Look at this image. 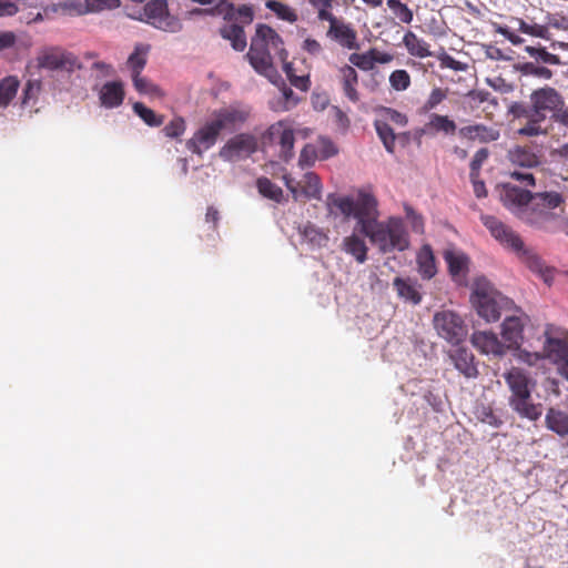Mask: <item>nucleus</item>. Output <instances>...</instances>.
Instances as JSON below:
<instances>
[{
    "instance_id": "1",
    "label": "nucleus",
    "mask_w": 568,
    "mask_h": 568,
    "mask_svg": "<svg viewBox=\"0 0 568 568\" xmlns=\"http://www.w3.org/2000/svg\"><path fill=\"white\" fill-rule=\"evenodd\" d=\"M564 95L552 87L545 85L534 90L529 95V104L515 102L509 113L518 122L517 133L523 136H538L548 133L547 114L550 119L565 106Z\"/></svg>"
},
{
    "instance_id": "2",
    "label": "nucleus",
    "mask_w": 568,
    "mask_h": 568,
    "mask_svg": "<svg viewBox=\"0 0 568 568\" xmlns=\"http://www.w3.org/2000/svg\"><path fill=\"white\" fill-rule=\"evenodd\" d=\"M252 68L270 80L276 78L277 71L274 67V58L285 62L288 52L284 48L281 36L270 26L260 23L251 39L248 52L245 55Z\"/></svg>"
},
{
    "instance_id": "3",
    "label": "nucleus",
    "mask_w": 568,
    "mask_h": 568,
    "mask_svg": "<svg viewBox=\"0 0 568 568\" xmlns=\"http://www.w3.org/2000/svg\"><path fill=\"white\" fill-rule=\"evenodd\" d=\"M505 382L510 390L508 399L509 406L521 418L537 420L540 418L542 410L541 404L531 402V389L535 383L528 377L527 373L518 367H511L504 374Z\"/></svg>"
},
{
    "instance_id": "4",
    "label": "nucleus",
    "mask_w": 568,
    "mask_h": 568,
    "mask_svg": "<svg viewBox=\"0 0 568 568\" xmlns=\"http://www.w3.org/2000/svg\"><path fill=\"white\" fill-rule=\"evenodd\" d=\"M562 204L564 197L558 192L535 193L530 204L521 210L520 220L530 226L550 233L564 211Z\"/></svg>"
},
{
    "instance_id": "5",
    "label": "nucleus",
    "mask_w": 568,
    "mask_h": 568,
    "mask_svg": "<svg viewBox=\"0 0 568 568\" xmlns=\"http://www.w3.org/2000/svg\"><path fill=\"white\" fill-rule=\"evenodd\" d=\"M327 204L335 206L346 217H355L357 227L362 234H365L371 227L378 222V202L376 197L368 192L359 191L356 201L351 196H336L329 194Z\"/></svg>"
},
{
    "instance_id": "6",
    "label": "nucleus",
    "mask_w": 568,
    "mask_h": 568,
    "mask_svg": "<svg viewBox=\"0 0 568 568\" xmlns=\"http://www.w3.org/2000/svg\"><path fill=\"white\" fill-rule=\"evenodd\" d=\"M470 301L477 314L486 322H496L501 313L513 307V301L497 292L484 276L474 281Z\"/></svg>"
},
{
    "instance_id": "7",
    "label": "nucleus",
    "mask_w": 568,
    "mask_h": 568,
    "mask_svg": "<svg viewBox=\"0 0 568 568\" xmlns=\"http://www.w3.org/2000/svg\"><path fill=\"white\" fill-rule=\"evenodd\" d=\"M382 253L403 252L409 247V235L400 217L376 222L365 234Z\"/></svg>"
},
{
    "instance_id": "8",
    "label": "nucleus",
    "mask_w": 568,
    "mask_h": 568,
    "mask_svg": "<svg viewBox=\"0 0 568 568\" xmlns=\"http://www.w3.org/2000/svg\"><path fill=\"white\" fill-rule=\"evenodd\" d=\"M338 0H326L322 4L314 8L316 17L320 21L328 22V29L326 37L339 44L342 48L348 50H357L359 44L357 42V32L353 27L345 22L342 18H337L333 13L334 4H337Z\"/></svg>"
},
{
    "instance_id": "9",
    "label": "nucleus",
    "mask_w": 568,
    "mask_h": 568,
    "mask_svg": "<svg viewBox=\"0 0 568 568\" xmlns=\"http://www.w3.org/2000/svg\"><path fill=\"white\" fill-rule=\"evenodd\" d=\"M37 67L51 72H67L72 73L81 69V61L79 58L61 48V47H47L39 51L36 57Z\"/></svg>"
},
{
    "instance_id": "10",
    "label": "nucleus",
    "mask_w": 568,
    "mask_h": 568,
    "mask_svg": "<svg viewBox=\"0 0 568 568\" xmlns=\"http://www.w3.org/2000/svg\"><path fill=\"white\" fill-rule=\"evenodd\" d=\"M136 19L165 32L176 33L182 30L180 19L169 12L166 0L148 1Z\"/></svg>"
},
{
    "instance_id": "11",
    "label": "nucleus",
    "mask_w": 568,
    "mask_h": 568,
    "mask_svg": "<svg viewBox=\"0 0 568 568\" xmlns=\"http://www.w3.org/2000/svg\"><path fill=\"white\" fill-rule=\"evenodd\" d=\"M433 322L438 335L453 345L459 344L467 336V327L464 321L452 311L437 312Z\"/></svg>"
},
{
    "instance_id": "12",
    "label": "nucleus",
    "mask_w": 568,
    "mask_h": 568,
    "mask_svg": "<svg viewBox=\"0 0 568 568\" xmlns=\"http://www.w3.org/2000/svg\"><path fill=\"white\" fill-rule=\"evenodd\" d=\"M480 221L489 231L490 235L505 248L520 251L523 248L521 237L507 224L494 215L480 214Z\"/></svg>"
},
{
    "instance_id": "13",
    "label": "nucleus",
    "mask_w": 568,
    "mask_h": 568,
    "mask_svg": "<svg viewBox=\"0 0 568 568\" xmlns=\"http://www.w3.org/2000/svg\"><path fill=\"white\" fill-rule=\"evenodd\" d=\"M283 180L295 201L321 199L322 183L316 173L307 172L298 181L291 175H284Z\"/></svg>"
},
{
    "instance_id": "14",
    "label": "nucleus",
    "mask_w": 568,
    "mask_h": 568,
    "mask_svg": "<svg viewBox=\"0 0 568 568\" xmlns=\"http://www.w3.org/2000/svg\"><path fill=\"white\" fill-rule=\"evenodd\" d=\"M257 150V139L250 133H240L231 138L220 150L224 161L234 162L248 158Z\"/></svg>"
},
{
    "instance_id": "15",
    "label": "nucleus",
    "mask_w": 568,
    "mask_h": 568,
    "mask_svg": "<svg viewBox=\"0 0 568 568\" xmlns=\"http://www.w3.org/2000/svg\"><path fill=\"white\" fill-rule=\"evenodd\" d=\"M265 139L280 146L278 156L284 162L294 156V130L285 121L272 124L266 131Z\"/></svg>"
},
{
    "instance_id": "16",
    "label": "nucleus",
    "mask_w": 568,
    "mask_h": 568,
    "mask_svg": "<svg viewBox=\"0 0 568 568\" xmlns=\"http://www.w3.org/2000/svg\"><path fill=\"white\" fill-rule=\"evenodd\" d=\"M545 356L555 364L568 357V331L548 325L545 331Z\"/></svg>"
},
{
    "instance_id": "17",
    "label": "nucleus",
    "mask_w": 568,
    "mask_h": 568,
    "mask_svg": "<svg viewBox=\"0 0 568 568\" xmlns=\"http://www.w3.org/2000/svg\"><path fill=\"white\" fill-rule=\"evenodd\" d=\"M220 133V124L214 120L207 121L186 141L185 146L192 153L202 156L205 151L216 143Z\"/></svg>"
},
{
    "instance_id": "18",
    "label": "nucleus",
    "mask_w": 568,
    "mask_h": 568,
    "mask_svg": "<svg viewBox=\"0 0 568 568\" xmlns=\"http://www.w3.org/2000/svg\"><path fill=\"white\" fill-rule=\"evenodd\" d=\"M120 7V0H75L63 3V9L75 16H82L89 12H100L112 10Z\"/></svg>"
},
{
    "instance_id": "19",
    "label": "nucleus",
    "mask_w": 568,
    "mask_h": 568,
    "mask_svg": "<svg viewBox=\"0 0 568 568\" xmlns=\"http://www.w3.org/2000/svg\"><path fill=\"white\" fill-rule=\"evenodd\" d=\"M251 111L246 106L230 105L215 112L213 119L222 130H234L236 126L245 123L250 118Z\"/></svg>"
},
{
    "instance_id": "20",
    "label": "nucleus",
    "mask_w": 568,
    "mask_h": 568,
    "mask_svg": "<svg viewBox=\"0 0 568 568\" xmlns=\"http://www.w3.org/2000/svg\"><path fill=\"white\" fill-rule=\"evenodd\" d=\"M534 194L527 190H523L514 185H505L501 193V201L504 205L513 211L520 220L521 210L528 206L532 200Z\"/></svg>"
},
{
    "instance_id": "21",
    "label": "nucleus",
    "mask_w": 568,
    "mask_h": 568,
    "mask_svg": "<svg viewBox=\"0 0 568 568\" xmlns=\"http://www.w3.org/2000/svg\"><path fill=\"white\" fill-rule=\"evenodd\" d=\"M444 260L447 263L448 272L453 280L462 283L468 273V256L459 251L447 250L444 252Z\"/></svg>"
},
{
    "instance_id": "22",
    "label": "nucleus",
    "mask_w": 568,
    "mask_h": 568,
    "mask_svg": "<svg viewBox=\"0 0 568 568\" xmlns=\"http://www.w3.org/2000/svg\"><path fill=\"white\" fill-rule=\"evenodd\" d=\"M508 159L513 164L528 169L540 163L539 150L531 145H516L509 150Z\"/></svg>"
},
{
    "instance_id": "23",
    "label": "nucleus",
    "mask_w": 568,
    "mask_h": 568,
    "mask_svg": "<svg viewBox=\"0 0 568 568\" xmlns=\"http://www.w3.org/2000/svg\"><path fill=\"white\" fill-rule=\"evenodd\" d=\"M471 344L483 354L503 355L505 347L494 333L475 332L471 335Z\"/></svg>"
},
{
    "instance_id": "24",
    "label": "nucleus",
    "mask_w": 568,
    "mask_h": 568,
    "mask_svg": "<svg viewBox=\"0 0 568 568\" xmlns=\"http://www.w3.org/2000/svg\"><path fill=\"white\" fill-rule=\"evenodd\" d=\"M458 134L462 139L478 140L481 143L496 141L500 135L498 130L480 123L463 126L458 130Z\"/></svg>"
},
{
    "instance_id": "25",
    "label": "nucleus",
    "mask_w": 568,
    "mask_h": 568,
    "mask_svg": "<svg viewBox=\"0 0 568 568\" xmlns=\"http://www.w3.org/2000/svg\"><path fill=\"white\" fill-rule=\"evenodd\" d=\"M338 78L345 97L353 103L359 101L357 91L358 74L354 67L344 64L338 69Z\"/></svg>"
},
{
    "instance_id": "26",
    "label": "nucleus",
    "mask_w": 568,
    "mask_h": 568,
    "mask_svg": "<svg viewBox=\"0 0 568 568\" xmlns=\"http://www.w3.org/2000/svg\"><path fill=\"white\" fill-rule=\"evenodd\" d=\"M524 322L520 316L506 315L503 322L501 336L509 347L519 346L523 342Z\"/></svg>"
},
{
    "instance_id": "27",
    "label": "nucleus",
    "mask_w": 568,
    "mask_h": 568,
    "mask_svg": "<svg viewBox=\"0 0 568 568\" xmlns=\"http://www.w3.org/2000/svg\"><path fill=\"white\" fill-rule=\"evenodd\" d=\"M219 33L224 40L230 41L235 51L242 52L247 45L244 27L240 23L224 24L219 29Z\"/></svg>"
},
{
    "instance_id": "28",
    "label": "nucleus",
    "mask_w": 568,
    "mask_h": 568,
    "mask_svg": "<svg viewBox=\"0 0 568 568\" xmlns=\"http://www.w3.org/2000/svg\"><path fill=\"white\" fill-rule=\"evenodd\" d=\"M101 104L108 109L118 108L124 100V90L121 82H106L100 90Z\"/></svg>"
},
{
    "instance_id": "29",
    "label": "nucleus",
    "mask_w": 568,
    "mask_h": 568,
    "mask_svg": "<svg viewBox=\"0 0 568 568\" xmlns=\"http://www.w3.org/2000/svg\"><path fill=\"white\" fill-rule=\"evenodd\" d=\"M545 425L560 437L568 436V413L555 407L548 408L545 416Z\"/></svg>"
},
{
    "instance_id": "30",
    "label": "nucleus",
    "mask_w": 568,
    "mask_h": 568,
    "mask_svg": "<svg viewBox=\"0 0 568 568\" xmlns=\"http://www.w3.org/2000/svg\"><path fill=\"white\" fill-rule=\"evenodd\" d=\"M450 357L455 367L466 377H475L477 375V367L474 363V355L467 348L459 347L455 349Z\"/></svg>"
},
{
    "instance_id": "31",
    "label": "nucleus",
    "mask_w": 568,
    "mask_h": 568,
    "mask_svg": "<svg viewBox=\"0 0 568 568\" xmlns=\"http://www.w3.org/2000/svg\"><path fill=\"white\" fill-rule=\"evenodd\" d=\"M393 286L400 298L410 302L414 305L422 302V294L418 292L417 283L415 281L397 276L393 281Z\"/></svg>"
},
{
    "instance_id": "32",
    "label": "nucleus",
    "mask_w": 568,
    "mask_h": 568,
    "mask_svg": "<svg viewBox=\"0 0 568 568\" xmlns=\"http://www.w3.org/2000/svg\"><path fill=\"white\" fill-rule=\"evenodd\" d=\"M403 44L410 55L419 59L434 57L435 54L429 50V44L425 40L418 38L413 31H407L404 34Z\"/></svg>"
},
{
    "instance_id": "33",
    "label": "nucleus",
    "mask_w": 568,
    "mask_h": 568,
    "mask_svg": "<svg viewBox=\"0 0 568 568\" xmlns=\"http://www.w3.org/2000/svg\"><path fill=\"white\" fill-rule=\"evenodd\" d=\"M190 16H222L227 22L234 19V4L229 0L219 1L213 8H194L189 12Z\"/></svg>"
},
{
    "instance_id": "34",
    "label": "nucleus",
    "mask_w": 568,
    "mask_h": 568,
    "mask_svg": "<svg viewBox=\"0 0 568 568\" xmlns=\"http://www.w3.org/2000/svg\"><path fill=\"white\" fill-rule=\"evenodd\" d=\"M418 272L423 278L430 280L437 273L435 256L429 245H424L417 254Z\"/></svg>"
},
{
    "instance_id": "35",
    "label": "nucleus",
    "mask_w": 568,
    "mask_h": 568,
    "mask_svg": "<svg viewBox=\"0 0 568 568\" xmlns=\"http://www.w3.org/2000/svg\"><path fill=\"white\" fill-rule=\"evenodd\" d=\"M298 231L303 241L308 243L312 247H324L329 241L328 235L323 230L310 222L301 226Z\"/></svg>"
},
{
    "instance_id": "36",
    "label": "nucleus",
    "mask_w": 568,
    "mask_h": 568,
    "mask_svg": "<svg viewBox=\"0 0 568 568\" xmlns=\"http://www.w3.org/2000/svg\"><path fill=\"white\" fill-rule=\"evenodd\" d=\"M280 97L271 101V108L275 112H285L295 108L300 101L294 91L284 82L280 88Z\"/></svg>"
},
{
    "instance_id": "37",
    "label": "nucleus",
    "mask_w": 568,
    "mask_h": 568,
    "mask_svg": "<svg viewBox=\"0 0 568 568\" xmlns=\"http://www.w3.org/2000/svg\"><path fill=\"white\" fill-rule=\"evenodd\" d=\"M515 253L532 272L540 273L545 281H547L550 271L545 267L542 260L536 253L526 248L525 244H523L520 251H516Z\"/></svg>"
},
{
    "instance_id": "38",
    "label": "nucleus",
    "mask_w": 568,
    "mask_h": 568,
    "mask_svg": "<svg viewBox=\"0 0 568 568\" xmlns=\"http://www.w3.org/2000/svg\"><path fill=\"white\" fill-rule=\"evenodd\" d=\"M42 91V82L39 79H30L26 82L22 89L21 106L33 108Z\"/></svg>"
},
{
    "instance_id": "39",
    "label": "nucleus",
    "mask_w": 568,
    "mask_h": 568,
    "mask_svg": "<svg viewBox=\"0 0 568 568\" xmlns=\"http://www.w3.org/2000/svg\"><path fill=\"white\" fill-rule=\"evenodd\" d=\"M20 81L16 75H9L0 81V108H6L17 95Z\"/></svg>"
},
{
    "instance_id": "40",
    "label": "nucleus",
    "mask_w": 568,
    "mask_h": 568,
    "mask_svg": "<svg viewBox=\"0 0 568 568\" xmlns=\"http://www.w3.org/2000/svg\"><path fill=\"white\" fill-rule=\"evenodd\" d=\"M344 250L353 255L358 263H364L367 258V246L363 239L357 235H351L344 239Z\"/></svg>"
},
{
    "instance_id": "41",
    "label": "nucleus",
    "mask_w": 568,
    "mask_h": 568,
    "mask_svg": "<svg viewBox=\"0 0 568 568\" xmlns=\"http://www.w3.org/2000/svg\"><path fill=\"white\" fill-rule=\"evenodd\" d=\"M374 128L381 141L383 142L384 148L388 153L395 152V141L396 135L394 133V129L386 123L385 120L376 119L374 121Z\"/></svg>"
},
{
    "instance_id": "42",
    "label": "nucleus",
    "mask_w": 568,
    "mask_h": 568,
    "mask_svg": "<svg viewBox=\"0 0 568 568\" xmlns=\"http://www.w3.org/2000/svg\"><path fill=\"white\" fill-rule=\"evenodd\" d=\"M256 187L258 193L276 203H281L283 200V190L272 182L268 178L262 176L256 181Z\"/></svg>"
},
{
    "instance_id": "43",
    "label": "nucleus",
    "mask_w": 568,
    "mask_h": 568,
    "mask_svg": "<svg viewBox=\"0 0 568 568\" xmlns=\"http://www.w3.org/2000/svg\"><path fill=\"white\" fill-rule=\"evenodd\" d=\"M133 111L149 126L158 128L164 123V115L155 113L142 102H135L133 104Z\"/></svg>"
},
{
    "instance_id": "44",
    "label": "nucleus",
    "mask_w": 568,
    "mask_h": 568,
    "mask_svg": "<svg viewBox=\"0 0 568 568\" xmlns=\"http://www.w3.org/2000/svg\"><path fill=\"white\" fill-rule=\"evenodd\" d=\"M427 126L435 132H443L447 135L454 134L457 130V125L454 120L449 119L448 115L437 113H433L429 116Z\"/></svg>"
},
{
    "instance_id": "45",
    "label": "nucleus",
    "mask_w": 568,
    "mask_h": 568,
    "mask_svg": "<svg viewBox=\"0 0 568 568\" xmlns=\"http://www.w3.org/2000/svg\"><path fill=\"white\" fill-rule=\"evenodd\" d=\"M149 47H144L139 44L134 48V51L130 54L128 59V65L131 70V75L141 74L142 70L146 64V54Z\"/></svg>"
},
{
    "instance_id": "46",
    "label": "nucleus",
    "mask_w": 568,
    "mask_h": 568,
    "mask_svg": "<svg viewBox=\"0 0 568 568\" xmlns=\"http://www.w3.org/2000/svg\"><path fill=\"white\" fill-rule=\"evenodd\" d=\"M525 51L537 62H542L552 65L561 64L559 55L548 52L544 47L527 45L525 48Z\"/></svg>"
},
{
    "instance_id": "47",
    "label": "nucleus",
    "mask_w": 568,
    "mask_h": 568,
    "mask_svg": "<svg viewBox=\"0 0 568 568\" xmlns=\"http://www.w3.org/2000/svg\"><path fill=\"white\" fill-rule=\"evenodd\" d=\"M266 7L271 11H273L277 16V18L281 20L294 23L298 19L297 13L295 12V10L293 8H291L290 6H287L285 3H282L280 1L270 0V1H267Z\"/></svg>"
},
{
    "instance_id": "48",
    "label": "nucleus",
    "mask_w": 568,
    "mask_h": 568,
    "mask_svg": "<svg viewBox=\"0 0 568 568\" xmlns=\"http://www.w3.org/2000/svg\"><path fill=\"white\" fill-rule=\"evenodd\" d=\"M283 70L293 87L304 92L310 89V75H296L293 63L285 60V62H283Z\"/></svg>"
},
{
    "instance_id": "49",
    "label": "nucleus",
    "mask_w": 568,
    "mask_h": 568,
    "mask_svg": "<svg viewBox=\"0 0 568 568\" xmlns=\"http://www.w3.org/2000/svg\"><path fill=\"white\" fill-rule=\"evenodd\" d=\"M389 85L395 91H405L412 84V79L406 70L397 69L389 74Z\"/></svg>"
},
{
    "instance_id": "50",
    "label": "nucleus",
    "mask_w": 568,
    "mask_h": 568,
    "mask_svg": "<svg viewBox=\"0 0 568 568\" xmlns=\"http://www.w3.org/2000/svg\"><path fill=\"white\" fill-rule=\"evenodd\" d=\"M475 415L477 419L484 424L498 428L503 425V420L497 416L490 406L480 405L476 407Z\"/></svg>"
},
{
    "instance_id": "51",
    "label": "nucleus",
    "mask_w": 568,
    "mask_h": 568,
    "mask_svg": "<svg viewBox=\"0 0 568 568\" xmlns=\"http://www.w3.org/2000/svg\"><path fill=\"white\" fill-rule=\"evenodd\" d=\"M387 7L392 10L393 14L403 23H410L413 20V11L407 4L399 0H387Z\"/></svg>"
},
{
    "instance_id": "52",
    "label": "nucleus",
    "mask_w": 568,
    "mask_h": 568,
    "mask_svg": "<svg viewBox=\"0 0 568 568\" xmlns=\"http://www.w3.org/2000/svg\"><path fill=\"white\" fill-rule=\"evenodd\" d=\"M519 71L524 75H532V77H537V78H540V79H544V80H549L554 75V73H552V71L550 69H548L547 67L538 65V64H536L534 62L523 63L519 67Z\"/></svg>"
},
{
    "instance_id": "53",
    "label": "nucleus",
    "mask_w": 568,
    "mask_h": 568,
    "mask_svg": "<svg viewBox=\"0 0 568 568\" xmlns=\"http://www.w3.org/2000/svg\"><path fill=\"white\" fill-rule=\"evenodd\" d=\"M377 119L385 120L389 125L393 123L402 128L405 126L408 122V119L404 113L392 108H383Z\"/></svg>"
},
{
    "instance_id": "54",
    "label": "nucleus",
    "mask_w": 568,
    "mask_h": 568,
    "mask_svg": "<svg viewBox=\"0 0 568 568\" xmlns=\"http://www.w3.org/2000/svg\"><path fill=\"white\" fill-rule=\"evenodd\" d=\"M186 130V122L182 116L173 118L164 128L163 133L171 139L181 138Z\"/></svg>"
},
{
    "instance_id": "55",
    "label": "nucleus",
    "mask_w": 568,
    "mask_h": 568,
    "mask_svg": "<svg viewBox=\"0 0 568 568\" xmlns=\"http://www.w3.org/2000/svg\"><path fill=\"white\" fill-rule=\"evenodd\" d=\"M434 57L439 61V65L443 69L447 68L454 71H464L467 68L465 63L449 55L444 48H440V50L437 53H435Z\"/></svg>"
},
{
    "instance_id": "56",
    "label": "nucleus",
    "mask_w": 568,
    "mask_h": 568,
    "mask_svg": "<svg viewBox=\"0 0 568 568\" xmlns=\"http://www.w3.org/2000/svg\"><path fill=\"white\" fill-rule=\"evenodd\" d=\"M348 60L363 71H371L375 68L369 50L364 53H352Z\"/></svg>"
},
{
    "instance_id": "57",
    "label": "nucleus",
    "mask_w": 568,
    "mask_h": 568,
    "mask_svg": "<svg viewBox=\"0 0 568 568\" xmlns=\"http://www.w3.org/2000/svg\"><path fill=\"white\" fill-rule=\"evenodd\" d=\"M404 212L412 230L415 233H424V219L410 205L404 204Z\"/></svg>"
},
{
    "instance_id": "58",
    "label": "nucleus",
    "mask_w": 568,
    "mask_h": 568,
    "mask_svg": "<svg viewBox=\"0 0 568 568\" xmlns=\"http://www.w3.org/2000/svg\"><path fill=\"white\" fill-rule=\"evenodd\" d=\"M132 81L135 90L143 94H158L159 88L141 74H133Z\"/></svg>"
},
{
    "instance_id": "59",
    "label": "nucleus",
    "mask_w": 568,
    "mask_h": 568,
    "mask_svg": "<svg viewBox=\"0 0 568 568\" xmlns=\"http://www.w3.org/2000/svg\"><path fill=\"white\" fill-rule=\"evenodd\" d=\"M234 20H239L241 26L251 24L254 20V10L250 4H241L237 8L234 7Z\"/></svg>"
},
{
    "instance_id": "60",
    "label": "nucleus",
    "mask_w": 568,
    "mask_h": 568,
    "mask_svg": "<svg viewBox=\"0 0 568 568\" xmlns=\"http://www.w3.org/2000/svg\"><path fill=\"white\" fill-rule=\"evenodd\" d=\"M317 156L316 148L313 144H306L301 151L298 165L301 168L311 166L315 163Z\"/></svg>"
},
{
    "instance_id": "61",
    "label": "nucleus",
    "mask_w": 568,
    "mask_h": 568,
    "mask_svg": "<svg viewBox=\"0 0 568 568\" xmlns=\"http://www.w3.org/2000/svg\"><path fill=\"white\" fill-rule=\"evenodd\" d=\"M488 155H489V152L486 148L479 149L475 153V155L470 162V173H469L470 178H476V175L480 174L481 165L488 159Z\"/></svg>"
},
{
    "instance_id": "62",
    "label": "nucleus",
    "mask_w": 568,
    "mask_h": 568,
    "mask_svg": "<svg viewBox=\"0 0 568 568\" xmlns=\"http://www.w3.org/2000/svg\"><path fill=\"white\" fill-rule=\"evenodd\" d=\"M447 98V91L442 88H434L424 104V109L429 111L435 109Z\"/></svg>"
},
{
    "instance_id": "63",
    "label": "nucleus",
    "mask_w": 568,
    "mask_h": 568,
    "mask_svg": "<svg viewBox=\"0 0 568 568\" xmlns=\"http://www.w3.org/2000/svg\"><path fill=\"white\" fill-rule=\"evenodd\" d=\"M302 49L313 57H318L323 52L321 42L314 38L307 37L303 43Z\"/></svg>"
},
{
    "instance_id": "64",
    "label": "nucleus",
    "mask_w": 568,
    "mask_h": 568,
    "mask_svg": "<svg viewBox=\"0 0 568 568\" xmlns=\"http://www.w3.org/2000/svg\"><path fill=\"white\" fill-rule=\"evenodd\" d=\"M547 26L559 30H568V17L558 14L547 16Z\"/></svg>"
}]
</instances>
